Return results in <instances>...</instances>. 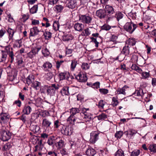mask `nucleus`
I'll return each mask as SVG.
<instances>
[{
  "instance_id": "f257e3e1",
  "label": "nucleus",
  "mask_w": 156,
  "mask_h": 156,
  "mask_svg": "<svg viewBox=\"0 0 156 156\" xmlns=\"http://www.w3.org/2000/svg\"><path fill=\"white\" fill-rule=\"evenodd\" d=\"M104 10L107 15V21L112 20L113 17L112 15L115 13L114 9L113 7L109 5H106Z\"/></svg>"
},
{
  "instance_id": "f03ea898",
  "label": "nucleus",
  "mask_w": 156,
  "mask_h": 156,
  "mask_svg": "<svg viewBox=\"0 0 156 156\" xmlns=\"http://www.w3.org/2000/svg\"><path fill=\"white\" fill-rule=\"evenodd\" d=\"M137 27V25L131 21L128 22L124 26L123 28L125 30L130 34H132Z\"/></svg>"
},
{
  "instance_id": "7ed1b4c3",
  "label": "nucleus",
  "mask_w": 156,
  "mask_h": 156,
  "mask_svg": "<svg viewBox=\"0 0 156 156\" xmlns=\"http://www.w3.org/2000/svg\"><path fill=\"white\" fill-rule=\"evenodd\" d=\"M73 130V126H64L61 130V132L62 134L66 136H70L72 134Z\"/></svg>"
},
{
  "instance_id": "20e7f679",
  "label": "nucleus",
  "mask_w": 156,
  "mask_h": 156,
  "mask_svg": "<svg viewBox=\"0 0 156 156\" xmlns=\"http://www.w3.org/2000/svg\"><path fill=\"white\" fill-rule=\"evenodd\" d=\"M81 120L79 118L76 117L75 116L70 115L67 118V121L69 123L74 125L75 123H80L83 126H85L84 122L80 121Z\"/></svg>"
},
{
  "instance_id": "39448f33",
  "label": "nucleus",
  "mask_w": 156,
  "mask_h": 156,
  "mask_svg": "<svg viewBox=\"0 0 156 156\" xmlns=\"http://www.w3.org/2000/svg\"><path fill=\"white\" fill-rule=\"evenodd\" d=\"M92 20L91 17L88 14L80 15L79 16V21L84 24H89L91 23Z\"/></svg>"
},
{
  "instance_id": "423d86ee",
  "label": "nucleus",
  "mask_w": 156,
  "mask_h": 156,
  "mask_svg": "<svg viewBox=\"0 0 156 156\" xmlns=\"http://www.w3.org/2000/svg\"><path fill=\"white\" fill-rule=\"evenodd\" d=\"M101 133L97 131H93L90 134V137L89 140L90 142L95 143L99 138Z\"/></svg>"
},
{
  "instance_id": "0eeeda50",
  "label": "nucleus",
  "mask_w": 156,
  "mask_h": 156,
  "mask_svg": "<svg viewBox=\"0 0 156 156\" xmlns=\"http://www.w3.org/2000/svg\"><path fill=\"white\" fill-rule=\"evenodd\" d=\"M60 87L58 84H51L49 86V95L51 97L55 96L56 91L58 90Z\"/></svg>"
},
{
  "instance_id": "6e6552de",
  "label": "nucleus",
  "mask_w": 156,
  "mask_h": 156,
  "mask_svg": "<svg viewBox=\"0 0 156 156\" xmlns=\"http://www.w3.org/2000/svg\"><path fill=\"white\" fill-rule=\"evenodd\" d=\"M41 48V46L32 48L30 51L27 54L28 57L30 58H32L38 54Z\"/></svg>"
},
{
  "instance_id": "1a4fd4ad",
  "label": "nucleus",
  "mask_w": 156,
  "mask_h": 156,
  "mask_svg": "<svg viewBox=\"0 0 156 156\" xmlns=\"http://www.w3.org/2000/svg\"><path fill=\"white\" fill-rule=\"evenodd\" d=\"M6 52L0 51V62H4L6 59L7 57L6 53H7L10 56V48L9 46L7 47L6 48Z\"/></svg>"
},
{
  "instance_id": "9d476101",
  "label": "nucleus",
  "mask_w": 156,
  "mask_h": 156,
  "mask_svg": "<svg viewBox=\"0 0 156 156\" xmlns=\"http://www.w3.org/2000/svg\"><path fill=\"white\" fill-rule=\"evenodd\" d=\"M96 15L100 19L106 18L107 21V15L105 10L99 9L96 11Z\"/></svg>"
},
{
  "instance_id": "9b49d317",
  "label": "nucleus",
  "mask_w": 156,
  "mask_h": 156,
  "mask_svg": "<svg viewBox=\"0 0 156 156\" xmlns=\"http://www.w3.org/2000/svg\"><path fill=\"white\" fill-rule=\"evenodd\" d=\"M10 116L8 113H2L0 115V122L5 123L9 120Z\"/></svg>"
},
{
  "instance_id": "f8f14e48",
  "label": "nucleus",
  "mask_w": 156,
  "mask_h": 156,
  "mask_svg": "<svg viewBox=\"0 0 156 156\" xmlns=\"http://www.w3.org/2000/svg\"><path fill=\"white\" fill-rule=\"evenodd\" d=\"M52 124V122L50 120L47 119H43L42 122V126L46 128H51V126Z\"/></svg>"
},
{
  "instance_id": "ddd939ff",
  "label": "nucleus",
  "mask_w": 156,
  "mask_h": 156,
  "mask_svg": "<svg viewBox=\"0 0 156 156\" xmlns=\"http://www.w3.org/2000/svg\"><path fill=\"white\" fill-rule=\"evenodd\" d=\"M76 78L79 82H84L87 80V77L86 75L81 73L76 76Z\"/></svg>"
},
{
  "instance_id": "4468645a",
  "label": "nucleus",
  "mask_w": 156,
  "mask_h": 156,
  "mask_svg": "<svg viewBox=\"0 0 156 156\" xmlns=\"http://www.w3.org/2000/svg\"><path fill=\"white\" fill-rule=\"evenodd\" d=\"M52 66V64L49 62L47 61L44 62L41 68L45 71H49L51 69Z\"/></svg>"
},
{
  "instance_id": "2eb2a0df",
  "label": "nucleus",
  "mask_w": 156,
  "mask_h": 156,
  "mask_svg": "<svg viewBox=\"0 0 156 156\" xmlns=\"http://www.w3.org/2000/svg\"><path fill=\"white\" fill-rule=\"evenodd\" d=\"M99 35V34L98 33L93 34L92 36L93 37H91L90 38L92 41L95 43V46L96 47H98V46L99 42L98 41V39L100 38Z\"/></svg>"
},
{
  "instance_id": "dca6fc26",
  "label": "nucleus",
  "mask_w": 156,
  "mask_h": 156,
  "mask_svg": "<svg viewBox=\"0 0 156 156\" xmlns=\"http://www.w3.org/2000/svg\"><path fill=\"white\" fill-rule=\"evenodd\" d=\"M67 2L66 6L69 8L73 9L76 5V0H67Z\"/></svg>"
},
{
  "instance_id": "f3484780",
  "label": "nucleus",
  "mask_w": 156,
  "mask_h": 156,
  "mask_svg": "<svg viewBox=\"0 0 156 156\" xmlns=\"http://www.w3.org/2000/svg\"><path fill=\"white\" fill-rule=\"evenodd\" d=\"M56 140H57L56 143H55L56 146L58 149L62 148L64 145V142L63 140L60 139V138H56Z\"/></svg>"
},
{
  "instance_id": "a211bd4d",
  "label": "nucleus",
  "mask_w": 156,
  "mask_h": 156,
  "mask_svg": "<svg viewBox=\"0 0 156 156\" xmlns=\"http://www.w3.org/2000/svg\"><path fill=\"white\" fill-rule=\"evenodd\" d=\"M37 27H35L30 29V37H34L37 35L40 32Z\"/></svg>"
},
{
  "instance_id": "6ab92c4d",
  "label": "nucleus",
  "mask_w": 156,
  "mask_h": 156,
  "mask_svg": "<svg viewBox=\"0 0 156 156\" xmlns=\"http://www.w3.org/2000/svg\"><path fill=\"white\" fill-rule=\"evenodd\" d=\"M1 138L4 141H8L10 139V133L6 131H3L1 135Z\"/></svg>"
},
{
  "instance_id": "aec40b11",
  "label": "nucleus",
  "mask_w": 156,
  "mask_h": 156,
  "mask_svg": "<svg viewBox=\"0 0 156 156\" xmlns=\"http://www.w3.org/2000/svg\"><path fill=\"white\" fill-rule=\"evenodd\" d=\"M128 88L129 87L126 85H125L121 88L119 87L118 88L116 91L117 93L118 94H123L125 95L126 94L125 91H126V89Z\"/></svg>"
},
{
  "instance_id": "412c9836",
  "label": "nucleus",
  "mask_w": 156,
  "mask_h": 156,
  "mask_svg": "<svg viewBox=\"0 0 156 156\" xmlns=\"http://www.w3.org/2000/svg\"><path fill=\"white\" fill-rule=\"evenodd\" d=\"M86 153L87 156H94L96 154V151L94 149L89 148L86 151Z\"/></svg>"
},
{
  "instance_id": "4be33fe9",
  "label": "nucleus",
  "mask_w": 156,
  "mask_h": 156,
  "mask_svg": "<svg viewBox=\"0 0 156 156\" xmlns=\"http://www.w3.org/2000/svg\"><path fill=\"white\" fill-rule=\"evenodd\" d=\"M130 47L129 45L125 46L124 47L121 53L125 55L126 56L129 55L130 53Z\"/></svg>"
},
{
  "instance_id": "5701e85b",
  "label": "nucleus",
  "mask_w": 156,
  "mask_h": 156,
  "mask_svg": "<svg viewBox=\"0 0 156 156\" xmlns=\"http://www.w3.org/2000/svg\"><path fill=\"white\" fill-rule=\"evenodd\" d=\"M62 96L68 95L69 94V87L66 86L63 87L60 91Z\"/></svg>"
},
{
  "instance_id": "b1692460",
  "label": "nucleus",
  "mask_w": 156,
  "mask_h": 156,
  "mask_svg": "<svg viewBox=\"0 0 156 156\" xmlns=\"http://www.w3.org/2000/svg\"><path fill=\"white\" fill-rule=\"evenodd\" d=\"M133 95H135V96H137L142 97L144 95L143 90L142 89L138 88L133 94Z\"/></svg>"
},
{
  "instance_id": "393cba45",
  "label": "nucleus",
  "mask_w": 156,
  "mask_h": 156,
  "mask_svg": "<svg viewBox=\"0 0 156 156\" xmlns=\"http://www.w3.org/2000/svg\"><path fill=\"white\" fill-rule=\"evenodd\" d=\"M124 16L123 13L119 11L116 12L115 14V17L116 18L118 21L122 19Z\"/></svg>"
},
{
  "instance_id": "a878e982",
  "label": "nucleus",
  "mask_w": 156,
  "mask_h": 156,
  "mask_svg": "<svg viewBox=\"0 0 156 156\" xmlns=\"http://www.w3.org/2000/svg\"><path fill=\"white\" fill-rule=\"evenodd\" d=\"M83 27V25L82 23H76L74 25V27L76 30L81 31L82 30Z\"/></svg>"
},
{
  "instance_id": "bb28decb",
  "label": "nucleus",
  "mask_w": 156,
  "mask_h": 156,
  "mask_svg": "<svg viewBox=\"0 0 156 156\" xmlns=\"http://www.w3.org/2000/svg\"><path fill=\"white\" fill-rule=\"evenodd\" d=\"M17 71L15 69H12L11 71V75H10V81H13L16 79Z\"/></svg>"
},
{
  "instance_id": "cd10ccee",
  "label": "nucleus",
  "mask_w": 156,
  "mask_h": 156,
  "mask_svg": "<svg viewBox=\"0 0 156 156\" xmlns=\"http://www.w3.org/2000/svg\"><path fill=\"white\" fill-rule=\"evenodd\" d=\"M41 86V83L37 81L34 80L32 84V87L36 90L39 89Z\"/></svg>"
},
{
  "instance_id": "c85d7f7f",
  "label": "nucleus",
  "mask_w": 156,
  "mask_h": 156,
  "mask_svg": "<svg viewBox=\"0 0 156 156\" xmlns=\"http://www.w3.org/2000/svg\"><path fill=\"white\" fill-rule=\"evenodd\" d=\"M34 76L33 75H30L26 79L27 83L29 85L31 83H33L34 80Z\"/></svg>"
},
{
  "instance_id": "c756f323",
  "label": "nucleus",
  "mask_w": 156,
  "mask_h": 156,
  "mask_svg": "<svg viewBox=\"0 0 156 156\" xmlns=\"http://www.w3.org/2000/svg\"><path fill=\"white\" fill-rule=\"evenodd\" d=\"M78 64L77 61L76 60H73L71 61V63L70 65V69L71 71H74Z\"/></svg>"
},
{
  "instance_id": "7c9ffc66",
  "label": "nucleus",
  "mask_w": 156,
  "mask_h": 156,
  "mask_svg": "<svg viewBox=\"0 0 156 156\" xmlns=\"http://www.w3.org/2000/svg\"><path fill=\"white\" fill-rule=\"evenodd\" d=\"M55 139L54 137H49L47 141V143L50 146H53L54 144H55Z\"/></svg>"
},
{
  "instance_id": "2f4dec72",
  "label": "nucleus",
  "mask_w": 156,
  "mask_h": 156,
  "mask_svg": "<svg viewBox=\"0 0 156 156\" xmlns=\"http://www.w3.org/2000/svg\"><path fill=\"white\" fill-rule=\"evenodd\" d=\"M80 112V110L78 108H73L70 109L71 115L75 116V115L79 113Z\"/></svg>"
},
{
  "instance_id": "473e14b6",
  "label": "nucleus",
  "mask_w": 156,
  "mask_h": 156,
  "mask_svg": "<svg viewBox=\"0 0 156 156\" xmlns=\"http://www.w3.org/2000/svg\"><path fill=\"white\" fill-rule=\"evenodd\" d=\"M31 110V108L29 106H25L23 111L24 114H29Z\"/></svg>"
},
{
  "instance_id": "72a5a7b5",
  "label": "nucleus",
  "mask_w": 156,
  "mask_h": 156,
  "mask_svg": "<svg viewBox=\"0 0 156 156\" xmlns=\"http://www.w3.org/2000/svg\"><path fill=\"white\" fill-rule=\"evenodd\" d=\"M30 129L35 133H38L40 130V127L36 125H32L30 127Z\"/></svg>"
},
{
  "instance_id": "f704fd0d",
  "label": "nucleus",
  "mask_w": 156,
  "mask_h": 156,
  "mask_svg": "<svg viewBox=\"0 0 156 156\" xmlns=\"http://www.w3.org/2000/svg\"><path fill=\"white\" fill-rule=\"evenodd\" d=\"M112 104L113 107H115L118 105L119 102L117 97H113Z\"/></svg>"
},
{
  "instance_id": "c9c22d12",
  "label": "nucleus",
  "mask_w": 156,
  "mask_h": 156,
  "mask_svg": "<svg viewBox=\"0 0 156 156\" xmlns=\"http://www.w3.org/2000/svg\"><path fill=\"white\" fill-rule=\"evenodd\" d=\"M126 135L129 137L131 138V137L136 134L137 132L136 130L133 129H130L127 131Z\"/></svg>"
},
{
  "instance_id": "e433bc0d",
  "label": "nucleus",
  "mask_w": 156,
  "mask_h": 156,
  "mask_svg": "<svg viewBox=\"0 0 156 156\" xmlns=\"http://www.w3.org/2000/svg\"><path fill=\"white\" fill-rule=\"evenodd\" d=\"M42 52L43 55L45 57H47L50 54L49 51L47 48L42 49Z\"/></svg>"
},
{
  "instance_id": "4c0bfd02",
  "label": "nucleus",
  "mask_w": 156,
  "mask_h": 156,
  "mask_svg": "<svg viewBox=\"0 0 156 156\" xmlns=\"http://www.w3.org/2000/svg\"><path fill=\"white\" fill-rule=\"evenodd\" d=\"M54 10L57 12H61L63 9V7L61 5H57L55 6Z\"/></svg>"
},
{
  "instance_id": "58836bf2",
  "label": "nucleus",
  "mask_w": 156,
  "mask_h": 156,
  "mask_svg": "<svg viewBox=\"0 0 156 156\" xmlns=\"http://www.w3.org/2000/svg\"><path fill=\"white\" fill-rule=\"evenodd\" d=\"M63 40L64 41H68L73 39V37L68 34H64L62 37Z\"/></svg>"
},
{
  "instance_id": "ea45409f",
  "label": "nucleus",
  "mask_w": 156,
  "mask_h": 156,
  "mask_svg": "<svg viewBox=\"0 0 156 156\" xmlns=\"http://www.w3.org/2000/svg\"><path fill=\"white\" fill-rule=\"evenodd\" d=\"M38 5H34L30 10V13L31 14H34L36 13L37 10Z\"/></svg>"
},
{
  "instance_id": "a19ab883",
  "label": "nucleus",
  "mask_w": 156,
  "mask_h": 156,
  "mask_svg": "<svg viewBox=\"0 0 156 156\" xmlns=\"http://www.w3.org/2000/svg\"><path fill=\"white\" fill-rule=\"evenodd\" d=\"M59 24L58 22L56 21H54L53 25V29L55 31L58 30L59 29Z\"/></svg>"
},
{
  "instance_id": "79ce46f5",
  "label": "nucleus",
  "mask_w": 156,
  "mask_h": 156,
  "mask_svg": "<svg viewBox=\"0 0 156 156\" xmlns=\"http://www.w3.org/2000/svg\"><path fill=\"white\" fill-rule=\"evenodd\" d=\"M148 149L151 152L154 153L156 152V144H153L150 145L148 147Z\"/></svg>"
},
{
  "instance_id": "37998d69",
  "label": "nucleus",
  "mask_w": 156,
  "mask_h": 156,
  "mask_svg": "<svg viewBox=\"0 0 156 156\" xmlns=\"http://www.w3.org/2000/svg\"><path fill=\"white\" fill-rule=\"evenodd\" d=\"M114 156H125L124 151L122 149L118 150L114 154Z\"/></svg>"
},
{
  "instance_id": "c03bdc74",
  "label": "nucleus",
  "mask_w": 156,
  "mask_h": 156,
  "mask_svg": "<svg viewBox=\"0 0 156 156\" xmlns=\"http://www.w3.org/2000/svg\"><path fill=\"white\" fill-rule=\"evenodd\" d=\"M43 35L44 36L46 39H49L51 37V33L48 31H46L44 33Z\"/></svg>"
},
{
  "instance_id": "a18cd8bd",
  "label": "nucleus",
  "mask_w": 156,
  "mask_h": 156,
  "mask_svg": "<svg viewBox=\"0 0 156 156\" xmlns=\"http://www.w3.org/2000/svg\"><path fill=\"white\" fill-rule=\"evenodd\" d=\"M141 74L143 79H146L148 78L150 76V73L149 72H143Z\"/></svg>"
},
{
  "instance_id": "49530a36",
  "label": "nucleus",
  "mask_w": 156,
  "mask_h": 156,
  "mask_svg": "<svg viewBox=\"0 0 156 156\" xmlns=\"http://www.w3.org/2000/svg\"><path fill=\"white\" fill-rule=\"evenodd\" d=\"M111 26L106 24H105L101 27V29L102 30H105L106 31L109 30L111 29Z\"/></svg>"
},
{
  "instance_id": "de8ad7c7",
  "label": "nucleus",
  "mask_w": 156,
  "mask_h": 156,
  "mask_svg": "<svg viewBox=\"0 0 156 156\" xmlns=\"http://www.w3.org/2000/svg\"><path fill=\"white\" fill-rule=\"evenodd\" d=\"M99 120H105L107 118V115L104 113H102L98 116Z\"/></svg>"
},
{
  "instance_id": "09e8293b",
  "label": "nucleus",
  "mask_w": 156,
  "mask_h": 156,
  "mask_svg": "<svg viewBox=\"0 0 156 156\" xmlns=\"http://www.w3.org/2000/svg\"><path fill=\"white\" fill-rule=\"evenodd\" d=\"M123 133L121 131H117L115 133V137L117 138H120L123 135Z\"/></svg>"
},
{
  "instance_id": "8fccbe9b",
  "label": "nucleus",
  "mask_w": 156,
  "mask_h": 156,
  "mask_svg": "<svg viewBox=\"0 0 156 156\" xmlns=\"http://www.w3.org/2000/svg\"><path fill=\"white\" fill-rule=\"evenodd\" d=\"M84 115V118L86 119L85 120L86 121H89L91 119V117L90 113H87Z\"/></svg>"
},
{
  "instance_id": "3c124183",
  "label": "nucleus",
  "mask_w": 156,
  "mask_h": 156,
  "mask_svg": "<svg viewBox=\"0 0 156 156\" xmlns=\"http://www.w3.org/2000/svg\"><path fill=\"white\" fill-rule=\"evenodd\" d=\"M128 44L130 46H133L136 44V41L134 39H129L128 41Z\"/></svg>"
},
{
  "instance_id": "603ef678",
  "label": "nucleus",
  "mask_w": 156,
  "mask_h": 156,
  "mask_svg": "<svg viewBox=\"0 0 156 156\" xmlns=\"http://www.w3.org/2000/svg\"><path fill=\"white\" fill-rule=\"evenodd\" d=\"M140 150H135L131 152V156H138L140 154Z\"/></svg>"
},
{
  "instance_id": "864d4df0",
  "label": "nucleus",
  "mask_w": 156,
  "mask_h": 156,
  "mask_svg": "<svg viewBox=\"0 0 156 156\" xmlns=\"http://www.w3.org/2000/svg\"><path fill=\"white\" fill-rule=\"evenodd\" d=\"M10 148V143H6L2 147V150L4 151L9 150Z\"/></svg>"
},
{
  "instance_id": "5fc2aeb1",
  "label": "nucleus",
  "mask_w": 156,
  "mask_h": 156,
  "mask_svg": "<svg viewBox=\"0 0 156 156\" xmlns=\"http://www.w3.org/2000/svg\"><path fill=\"white\" fill-rule=\"evenodd\" d=\"M105 103L103 100H100L98 104V107L100 108H103Z\"/></svg>"
},
{
  "instance_id": "6e6d98bb",
  "label": "nucleus",
  "mask_w": 156,
  "mask_h": 156,
  "mask_svg": "<svg viewBox=\"0 0 156 156\" xmlns=\"http://www.w3.org/2000/svg\"><path fill=\"white\" fill-rule=\"evenodd\" d=\"M100 93L103 94H105L108 93V90L104 88H101L99 90Z\"/></svg>"
},
{
  "instance_id": "4d7b16f0",
  "label": "nucleus",
  "mask_w": 156,
  "mask_h": 156,
  "mask_svg": "<svg viewBox=\"0 0 156 156\" xmlns=\"http://www.w3.org/2000/svg\"><path fill=\"white\" fill-rule=\"evenodd\" d=\"M39 152H38V154H41V153H46L47 151L45 147H39Z\"/></svg>"
},
{
  "instance_id": "13d9d810",
  "label": "nucleus",
  "mask_w": 156,
  "mask_h": 156,
  "mask_svg": "<svg viewBox=\"0 0 156 156\" xmlns=\"http://www.w3.org/2000/svg\"><path fill=\"white\" fill-rule=\"evenodd\" d=\"M66 73H61L58 74V77L60 80H64L66 78Z\"/></svg>"
},
{
  "instance_id": "bf43d9fd",
  "label": "nucleus",
  "mask_w": 156,
  "mask_h": 156,
  "mask_svg": "<svg viewBox=\"0 0 156 156\" xmlns=\"http://www.w3.org/2000/svg\"><path fill=\"white\" fill-rule=\"evenodd\" d=\"M81 67L83 69L87 70L89 69V66L87 63H84L82 64Z\"/></svg>"
},
{
  "instance_id": "052dcab7",
  "label": "nucleus",
  "mask_w": 156,
  "mask_h": 156,
  "mask_svg": "<svg viewBox=\"0 0 156 156\" xmlns=\"http://www.w3.org/2000/svg\"><path fill=\"white\" fill-rule=\"evenodd\" d=\"M100 83L99 82H96L93 84L92 88L98 89L100 87Z\"/></svg>"
},
{
  "instance_id": "680f3d73",
  "label": "nucleus",
  "mask_w": 156,
  "mask_h": 156,
  "mask_svg": "<svg viewBox=\"0 0 156 156\" xmlns=\"http://www.w3.org/2000/svg\"><path fill=\"white\" fill-rule=\"evenodd\" d=\"M54 128L56 129L58 128L60 126V122L58 120H56L54 121Z\"/></svg>"
},
{
  "instance_id": "e2e57ef3",
  "label": "nucleus",
  "mask_w": 156,
  "mask_h": 156,
  "mask_svg": "<svg viewBox=\"0 0 156 156\" xmlns=\"http://www.w3.org/2000/svg\"><path fill=\"white\" fill-rule=\"evenodd\" d=\"M43 20L46 22L45 25L46 27L47 28L50 26L51 25L49 23V21L47 18L44 17L43 18Z\"/></svg>"
},
{
  "instance_id": "0e129e2a",
  "label": "nucleus",
  "mask_w": 156,
  "mask_h": 156,
  "mask_svg": "<svg viewBox=\"0 0 156 156\" xmlns=\"http://www.w3.org/2000/svg\"><path fill=\"white\" fill-rule=\"evenodd\" d=\"M63 62V61H58L56 62V67L57 69H59L61 65Z\"/></svg>"
},
{
  "instance_id": "69168bd1",
  "label": "nucleus",
  "mask_w": 156,
  "mask_h": 156,
  "mask_svg": "<svg viewBox=\"0 0 156 156\" xmlns=\"http://www.w3.org/2000/svg\"><path fill=\"white\" fill-rule=\"evenodd\" d=\"M47 76L48 80H50L53 77L54 75L52 73L49 72L47 73Z\"/></svg>"
},
{
  "instance_id": "338daca9",
  "label": "nucleus",
  "mask_w": 156,
  "mask_h": 156,
  "mask_svg": "<svg viewBox=\"0 0 156 156\" xmlns=\"http://www.w3.org/2000/svg\"><path fill=\"white\" fill-rule=\"evenodd\" d=\"M48 86H44L41 88V93L44 94Z\"/></svg>"
},
{
  "instance_id": "774afa93",
  "label": "nucleus",
  "mask_w": 156,
  "mask_h": 156,
  "mask_svg": "<svg viewBox=\"0 0 156 156\" xmlns=\"http://www.w3.org/2000/svg\"><path fill=\"white\" fill-rule=\"evenodd\" d=\"M39 22L38 20H32V24L34 25H39Z\"/></svg>"
}]
</instances>
